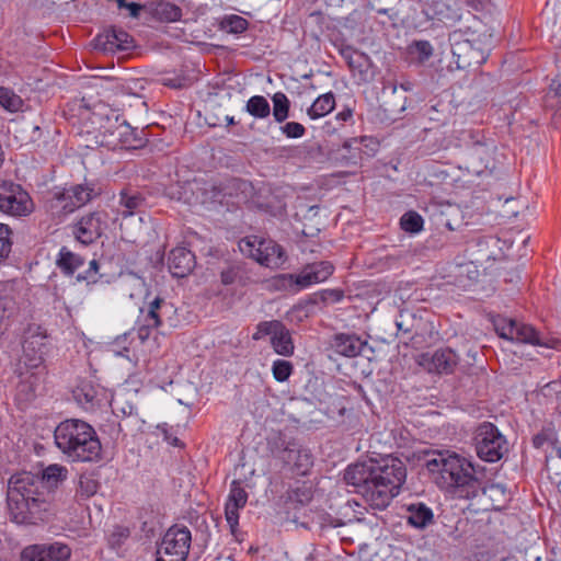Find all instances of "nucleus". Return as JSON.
Segmentation results:
<instances>
[{
  "mask_svg": "<svg viewBox=\"0 0 561 561\" xmlns=\"http://www.w3.org/2000/svg\"><path fill=\"white\" fill-rule=\"evenodd\" d=\"M405 480V463L392 455L355 462L344 472V481L355 488L367 505L379 511L400 494Z\"/></svg>",
  "mask_w": 561,
  "mask_h": 561,
  "instance_id": "f257e3e1",
  "label": "nucleus"
},
{
  "mask_svg": "<svg viewBox=\"0 0 561 561\" xmlns=\"http://www.w3.org/2000/svg\"><path fill=\"white\" fill-rule=\"evenodd\" d=\"M7 504L14 523L37 525L54 515V492L44 485L38 474L19 472L9 479Z\"/></svg>",
  "mask_w": 561,
  "mask_h": 561,
  "instance_id": "f03ea898",
  "label": "nucleus"
},
{
  "mask_svg": "<svg viewBox=\"0 0 561 561\" xmlns=\"http://www.w3.org/2000/svg\"><path fill=\"white\" fill-rule=\"evenodd\" d=\"M54 440L60 453L72 462H98L102 445L95 430L79 419L60 422L54 431Z\"/></svg>",
  "mask_w": 561,
  "mask_h": 561,
  "instance_id": "7ed1b4c3",
  "label": "nucleus"
},
{
  "mask_svg": "<svg viewBox=\"0 0 561 561\" xmlns=\"http://www.w3.org/2000/svg\"><path fill=\"white\" fill-rule=\"evenodd\" d=\"M431 473H436L437 484L443 489H458L466 491V496H476L479 480L474 476L472 463L449 451L434 453L425 463Z\"/></svg>",
  "mask_w": 561,
  "mask_h": 561,
  "instance_id": "20e7f679",
  "label": "nucleus"
},
{
  "mask_svg": "<svg viewBox=\"0 0 561 561\" xmlns=\"http://www.w3.org/2000/svg\"><path fill=\"white\" fill-rule=\"evenodd\" d=\"M96 125V142L110 150L138 149L145 145V139L115 113L94 112L91 117Z\"/></svg>",
  "mask_w": 561,
  "mask_h": 561,
  "instance_id": "39448f33",
  "label": "nucleus"
},
{
  "mask_svg": "<svg viewBox=\"0 0 561 561\" xmlns=\"http://www.w3.org/2000/svg\"><path fill=\"white\" fill-rule=\"evenodd\" d=\"M449 43L453 54V61L449 65L451 69L463 70L472 66H480L485 61L479 35L470 28L451 32Z\"/></svg>",
  "mask_w": 561,
  "mask_h": 561,
  "instance_id": "423d86ee",
  "label": "nucleus"
},
{
  "mask_svg": "<svg viewBox=\"0 0 561 561\" xmlns=\"http://www.w3.org/2000/svg\"><path fill=\"white\" fill-rule=\"evenodd\" d=\"M467 146L469 171L477 175L493 172L496 168L495 142L479 131H469Z\"/></svg>",
  "mask_w": 561,
  "mask_h": 561,
  "instance_id": "0eeeda50",
  "label": "nucleus"
},
{
  "mask_svg": "<svg viewBox=\"0 0 561 561\" xmlns=\"http://www.w3.org/2000/svg\"><path fill=\"white\" fill-rule=\"evenodd\" d=\"M240 252L266 267H278L284 263V251L280 245L270 239L248 236L238 243Z\"/></svg>",
  "mask_w": 561,
  "mask_h": 561,
  "instance_id": "6e6552de",
  "label": "nucleus"
},
{
  "mask_svg": "<svg viewBox=\"0 0 561 561\" xmlns=\"http://www.w3.org/2000/svg\"><path fill=\"white\" fill-rule=\"evenodd\" d=\"M47 339V332L42 325L28 324L22 336V353L19 365L31 369L42 366L48 350Z\"/></svg>",
  "mask_w": 561,
  "mask_h": 561,
  "instance_id": "1a4fd4ad",
  "label": "nucleus"
},
{
  "mask_svg": "<svg viewBox=\"0 0 561 561\" xmlns=\"http://www.w3.org/2000/svg\"><path fill=\"white\" fill-rule=\"evenodd\" d=\"M476 451L488 462L499 461L508 450L507 442L495 425L484 422L477 428Z\"/></svg>",
  "mask_w": 561,
  "mask_h": 561,
  "instance_id": "9d476101",
  "label": "nucleus"
},
{
  "mask_svg": "<svg viewBox=\"0 0 561 561\" xmlns=\"http://www.w3.org/2000/svg\"><path fill=\"white\" fill-rule=\"evenodd\" d=\"M192 541L191 531L185 526L170 527L157 550L156 561H185Z\"/></svg>",
  "mask_w": 561,
  "mask_h": 561,
  "instance_id": "9b49d317",
  "label": "nucleus"
},
{
  "mask_svg": "<svg viewBox=\"0 0 561 561\" xmlns=\"http://www.w3.org/2000/svg\"><path fill=\"white\" fill-rule=\"evenodd\" d=\"M492 322L496 333L502 339L511 342L553 347L552 344L540 341L538 332L531 325L503 316L493 317Z\"/></svg>",
  "mask_w": 561,
  "mask_h": 561,
  "instance_id": "f8f14e48",
  "label": "nucleus"
},
{
  "mask_svg": "<svg viewBox=\"0 0 561 561\" xmlns=\"http://www.w3.org/2000/svg\"><path fill=\"white\" fill-rule=\"evenodd\" d=\"M33 210V202L20 184L0 180V211L12 216H27Z\"/></svg>",
  "mask_w": 561,
  "mask_h": 561,
  "instance_id": "ddd939ff",
  "label": "nucleus"
},
{
  "mask_svg": "<svg viewBox=\"0 0 561 561\" xmlns=\"http://www.w3.org/2000/svg\"><path fill=\"white\" fill-rule=\"evenodd\" d=\"M172 309L171 304L159 297L150 301L146 308L140 309L136 322V333L141 343H145L151 336L153 330L163 324L164 318Z\"/></svg>",
  "mask_w": 561,
  "mask_h": 561,
  "instance_id": "4468645a",
  "label": "nucleus"
},
{
  "mask_svg": "<svg viewBox=\"0 0 561 561\" xmlns=\"http://www.w3.org/2000/svg\"><path fill=\"white\" fill-rule=\"evenodd\" d=\"M106 228L107 215L104 211H93L81 217L73 234L80 243L89 245L101 238Z\"/></svg>",
  "mask_w": 561,
  "mask_h": 561,
  "instance_id": "2eb2a0df",
  "label": "nucleus"
},
{
  "mask_svg": "<svg viewBox=\"0 0 561 561\" xmlns=\"http://www.w3.org/2000/svg\"><path fill=\"white\" fill-rule=\"evenodd\" d=\"M334 272V266L329 261H320L306 265L299 274H289L287 278L294 284L296 290L327 280Z\"/></svg>",
  "mask_w": 561,
  "mask_h": 561,
  "instance_id": "dca6fc26",
  "label": "nucleus"
},
{
  "mask_svg": "<svg viewBox=\"0 0 561 561\" xmlns=\"http://www.w3.org/2000/svg\"><path fill=\"white\" fill-rule=\"evenodd\" d=\"M71 550L67 545L54 542L50 545H35L22 551V561H68Z\"/></svg>",
  "mask_w": 561,
  "mask_h": 561,
  "instance_id": "f3484780",
  "label": "nucleus"
},
{
  "mask_svg": "<svg viewBox=\"0 0 561 561\" xmlns=\"http://www.w3.org/2000/svg\"><path fill=\"white\" fill-rule=\"evenodd\" d=\"M431 220L437 229L456 231L463 226V216L460 208L453 204L434 205L431 208Z\"/></svg>",
  "mask_w": 561,
  "mask_h": 561,
  "instance_id": "a211bd4d",
  "label": "nucleus"
},
{
  "mask_svg": "<svg viewBox=\"0 0 561 561\" xmlns=\"http://www.w3.org/2000/svg\"><path fill=\"white\" fill-rule=\"evenodd\" d=\"M282 450L278 457L287 465H293L299 473L305 474L312 466L313 459L309 449L296 442H282Z\"/></svg>",
  "mask_w": 561,
  "mask_h": 561,
  "instance_id": "6ab92c4d",
  "label": "nucleus"
},
{
  "mask_svg": "<svg viewBox=\"0 0 561 561\" xmlns=\"http://www.w3.org/2000/svg\"><path fill=\"white\" fill-rule=\"evenodd\" d=\"M458 364L457 354L450 348H439L422 356V365L436 374H451Z\"/></svg>",
  "mask_w": 561,
  "mask_h": 561,
  "instance_id": "aec40b11",
  "label": "nucleus"
},
{
  "mask_svg": "<svg viewBox=\"0 0 561 561\" xmlns=\"http://www.w3.org/2000/svg\"><path fill=\"white\" fill-rule=\"evenodd\" d=\"M94 42L95 48L103 51L128 50L134 47L133 37L126 31L114 27L99 34Z\"/></svg>",
  "mask_w": 561,
  "mask_h": 561,
  "instance_id": "412c9836",
  "label": "nucleus"
},
{
  "mask_svg": "<svg viewBox=\"0 0 561 561\" xmlns=\"http://www.w3.org/2000/svg\"><path fill=\"white\" fill-rule=\"evenodd\" d=\"M367 346V341H363L354 333H337L334 334L330 341V347L336 354L345 357H356L360 355Z\"/></svg>",
  "mask_w": 561,
  "mask_h": 561,
  "instance_id": "4be33fe9",
  "label": "nucleus"
},
{
  "mask_svg": "<svg viewBox=\"0 0 561 561\" xmlns=\"http://www.w3.org/2000/svg\"><path fill=\"white\" fill-rule=\"evenodd\" d=\"M248 501V493L242 488L241 482L233 480L230 486L228 501L225 507L226 520L232 533L239 523V510L244 507Z\"/></svg>",
  "mask_w": 561,
  "mask_h": 561,
  "instance_id": "5701e85b",
  "label": "nucleus"
},
{
  "mask_svg": "<svg viewBox=\"0 0 561 561\" xmlns=\"http://www.w3.org/2000/svg\"><path fill=\"white\" fill-rule=\"evenodd\" d=\"M195 255L184 247H178L169 253L168 266L174 277L187 276L195 267Z\"/></svg>",
  "mask_w": 561,
  "mask_h": 561,
  "instance_id": "b1692460",
  "label": "nucleus"
},
{
  "mask_svg": "<svg viewBox=\"0 0 561 561\" xmlns=\"http://www.w3.org/2000/svg\"><path fill=\"white\" fill-rule=\"evenodd\" d=\"M427 20L445 24L455 23L460 19L458 10L450 4V0H431L422 9Z\"/></svg>",
  "mask_w": 561,
  "mask_h": 561,
  "instance_id": "393cba45",
  "label": "nucleus"
},
{
  "mask_svg": "<svg viewBox=\"0 0 561 561\" xmlns=\"http://www.w3.org/2000/svg\"><path fill=\"white\" fill-rule=\"evenodd\" d=\"M252 280L251 271L243 261L227 263L220 270V283L225 286L243 287Z\"/></svg>",
  "mask_w": 561,
  "mask_h": 561,
  "instance_id": "a878e982",
  "label": "nucleus"
},
{
  "mask_svg": "<svg viewBox=\"0 0 561 561\" xmlns=\"http://www.w3.org/2000/svg\"><path fill=\"white\" fill-rule=\"evenodd\" d=\"M342 57L354 76H358L360 80L367 81L371 76L373 62L368 55L353 47H345L341 50Z\"/></svg>",
  "mask_w": 561,
  "mask_h": 561,
  "instance_id": "bb28decb",
  "label": "nucleus"
},
{
  "mask_svg": "<svg viewBox=\"0 0 561 561\" xmlns=\"http://www.w3.org/2000/svg\"><path fill=\"white\" fill-rule=\"evenodd\" d=\"M265 331L271 333V344L273 350L282 356L294 354V342L289 330L278 320L275 324L264 325Z\"/></svg>",
  "mask_w": 561,
  "mask_h": 561,
  "instance_id": "cd10ccee",
  "label": "nucleus"
},
{
  "mask_svg": "<svg viewBox=\"0 0 561 561\" xmlns=\"http://www.w3.org/2000/svg\"><path fill=\"white\" fill-rule=\"evenodd\" d=\"M94 195L95 192L92 187L78 184L71 186L68 190H65L60 196V199L66 202L62 206L64 209H66L68 213H71L75 209L80 208L81 206L89 203Z\"/></svg>",
  "mask_w": 561,
  "mask_h": 561,
  "instance_id": "c85d7f7f",
  "label": "nucleus"
},
{
  "mask_svg": "<svg viewBox=\"0 0 561 561\" xmlns=\"http://www.w3.org/2000/svg\"><path fill=\"white\" fill-rule=\"evenodd\" d=\"M407 523L416 528L425 529L434 524V513L431 507L422 502L411 503L405 507Z\"/></svg>",
  "mask_w": 561,
  "mask_h": 561,
  "instance_id": "c756f323",
  "label": "nucleus"
},
{
  "mask_svg": "<svg viewBox=\"0 0 561 561\" xmlns=\"http://www.w3.org/2000/svg\"><path fill=\"white\" fill-rule=\"evenodd\" d=\"M72 394L77 403L84 410H93L100 404L99 387L91 380H80L72 390Z\"/></svg>",
  "mask_w": 561,
  "mask_h": 561,
  "instance_id": "7c9ffc66",
  "label": "nucleus"
},
{
  "mask_svg": "<svg viewBox=\"0 0 561 561\" xmlns=\"http://www.w3.org/2000/svg\"><path fill=\"white\" fill-rule=\"evenodd\" d=\"M335 106V98L332 92L318 96L311 106L307 110V115L311 119H318L331 113Z\"/></svg>",
  "mask_w": 561,
  "mask_h": 561,
  "instance_id": "2f4dec72",
  "label": "nucleus"
},
{
  "mask_svg": "<svg viewBox=\"0 0 561 561\" xmlns=\"http://www.w3.org/2000/svg\"><path fill=\"white\" fill-rule=\"evenodd\" d=\"M83 264L84 259L81 255L71 252L66 247L60 249L57 265L65 275H73Z\"/></svg>",
  "mask_w": 561,
  "mask_h": 561,
  "instance_id": "473e14b6",
  "label": "nucleus"
},
{
  "mask_svg": "<svg viewBox=\"0 0 561 561\" xmlns=\"http://www.w3.org/2000/svg\"><path fill=\"white\" fill-rule=\"evenodd\" d=\"M152 15L161 22H175L182 16V10L167 1H159L152 9Z\"/></svg>",
  "mask_w": 561,
  "mask_h": 561,
  "instance_id": "72a5a7b5",
  "label": "nucleus"
},
{
  "mask_svg": "<svg viewBox=\"0 0 561 561\" xmlns=\"http://www.w3.org/2000/svg\"><path fill=\"white\" fill-rule=\"evenodd\" d=\"M402 0H375L368 4V9L377 14L387 15L390 21H397L400 15L399 5Z\"/></svg>",
  "mask_w": 561,
  "mask_h": 561,
  "instance_id": "f704fd0d",
  "label": "nucleus"
},
{
  "mask_svg": "<svg viewBox=\"0 0 561 561\" xmlns=\"http://www.w3.org/2000/svg\"><path fill=\"white\" fill-rule=\"evenodd\" d=\"M312 497V486L306 482L297 483L287 492V501L295 505H307Z\"/></svg>",
  "mask_w": 561,
  "mask_h": 561,
  "instance_id": "c9c22d12",
  "label": "nucleus"
},
{
  "mask_svg": "<svg viewBox=\"0 0 561 561\" xmlns=\"http://www.w3.org/2000/svg\"><path fill=\"white\" fill-rule=\"evenodd\" d=\"M67 472L68 470L64 466L57 463L49 465L43 470L42 476H38V479H42L44 485H47L53 492V488H56L59 482L66 479Z\"/></svg>",
  "mask_w": 561,
  "mask_h": 561,
  "instance_id": "e433bc0d",
  "label": "nucleus"
},
{
  "mask_svg": "<svg viewBox=\"0 0 561 561\" xmlns=\"http://www.w3.org/2000/svg\"><path fill=\"white\" fill-rule=\"evenodd\" d=\"M245 111L255 118H266L271 114L268 101L262 95L250 98L245 104Z\"/></svg>",
  "mask_w": 561,
  "mask_h": 561,
  "instance_id": "4c0bfd02",
  "label": "nucleus"
},
{
  "mask_svg": "<svg viewBox=\"0 0 561 561\" xmlns=\"http://www.w3.org/2000/svg\"><path fill=\"white\" fill-rule=\"evenodd\" d=\"M483 494L491 500L494 510L504 507L510 499L506 488L501 483L489 484L483 489Z\"/></svg>",
  "mask_w": 561,
  "mask_h": 561,
  "instance_id": "58836bf2",
  "label": "nucleus"
},
{
  "mask_svg": "<svg viewBox=\"0 0 561 561\" xmlns=\"http://www.w3.org/2000/svg\"><path fill=\"white\" fill-rule=\"evenodd\" d=\"M142 203L144 197L137 191L123 190L119 193V204L126 209L124 213L125 216L133 215L134 210L139 208Z\"/></svg>",
  "mask_w": 561,
  "mask_h": 561,
  "instance_id": "ea45409f",
  "label": "nucleus"
},
{
  "mask_svg": "<svg viewBox=\"0 0 561 561\" xmlns=\"http://www.w3.org/2000/svg\"><path fill=\"white\" fill-rule=\"evenodd\" d=\"M273 101V116L277 123H283L289 116L290 103L287 95L283 92H277L272 98Z\"/></svg>",
  "mask_w": 561,
  "mask_h": 561,
  "instance_id": "a19ab883",
  "label": "nucleus"
},
{
  "mask_svg": "<svg viewBox=\"0 0 561 561\" xmlns=\"http://www.w3.org/2000/svg\"><path fill=\"white\" fill-rule=\"evenodd\" d=\"M99 490V482L91 474H81L78 482L76 496L80 500H88Z\"/></svg>",
  "mask_w": 561,
  "mask_h": 561,
  "instance_id": "79ce46f5",
  "label": "nucleus"
},
{
  "mask_svg": "<svg viewBox=\"0 0 561 561\" xmlns=\"http://www.w3.org/2000/svg\"><path fill=\"white\" fill-rule=\"evenodd\" d=\"M400 226L404 231L416 233L423 228V218L415 211H408L401 217Z\"/></svg>",
  "mask_w": 561,
  "mask_h": 561,
  "instance_id": "37998d69",
  "label": "nucleus"
},
{
  "mask_svg": "<svg viewBox=\"0 0 561 561\" xmlns=\"http://www.w3.org/2000/svg\"><path fill=\"white\" fill-rule=\"evenodd\" d=\"M22 99L9 90H0V105L10 112H16L22 106Z\"/></svg>",
  "mask_w": 561,
  "mask_h": 561,
  "instance_id": "c03bdc74",
  "label": "nucleus"
},
{
  "mask_svg": "<svg viewBox=\"0 0 561 561\" xmlns=\"http://www.w3.org/2000/svg\"><path fill=\"white\" fill-rule=\"evenodd\" d=\"M272 373L277 381H286L293 373V364L285 359H277L273 363Z\"/></svg>",
  "mask_w": 561,
  "mask_h": 561,
  "instance_id": "a18cd8bd",
  "label": "nucleus"
},
{
  "mask_svg": "<svg viewBox=\"0 0 561 561\" xmlns=\"http://www.w3.org/2000/svg\"><path fill=\"white\" fill-rule=\"evenodd\" d=\"M100 264L96 260L89 262V268L84 273L77 275L78 282H87V284H95L102 277L100 274Z\"/></svg>",
  "mask_w": 561,
  "mask_h": 561,
  "instance_id": "49530a36",
  "label": "nucleus"
},
{
  "mask_svg": "<svg viewBox=\"0 0 561 561\" xmlns=\"http://www.w3.org/2000/svg\"><path fill=\"white\" fill-rule=\"evenodd\" d=\"M557 433L552 426H547L540 433L534 436L533 444L536 448H541L546 443L552 444Z\"/></svg>",
  "mask_w": 561,
  "mask_h": 561,
  "instance_id": "de8ad7c7",
  "label": "nucleus"
},
{
  "mask_svg": "<svg viewBox=\"0 0 561 561\" xmlns=\"http://www.w3.org/2000/svg\"><path fill=\"white\" fill-rule=\"evenodd\" d=\"M11 230L4 224H0V260L8 256L11 251Z\"/></svg>",
  "mask_w": 561,
  "mask_h": 561,
  "instance_id": "09e8293b",
  "label": "nucleus"
},
{
  "mask_svg": "<svg viewBox=\"0 0 561 561\" xmlns=\"http://www.w3.org/2000/svg\"><path fill=\"white\" fill-rule=\"evenodd\" d=\"M225 25L230 33H242L248 27V21L239 15H231L226 19Z\"/></svg>",
  "mask_w": 561,
  "mask_h": 561,
  "instance_id": "8fccbe9b",
  "label": "nucleus"
},
{
  "mask_svg": "<svg viewBox=\"0 0 561 561\" xmlns=\"http://www.w3.org/2000/svg\"><path fill=\"white\" fill-rule=\"evenodd\" d=\"M280 130L288 138H300L305 135V127L297 122H288L280 127Z\"/></svg>",
  "mask_w": 561,
  "mask_h": 561,
  "instance_id": "3c124183",
  "label": "nucleus"
},
{
  "mask_svg": "<svg viewBox=\"0 0 561 561\" xmlns=\"http://www.w3.org/2000/svg\"><path fill=\"white\" fill-rule=\"evenodd\" d=\"M413 47L421 61L427 60L433 55V46L427 41H416Z\"/></svg>",
  "mask_w": 561,
  "mask_h": 561,
  "instance_id": "603ef678",
  "label": "nucleus"
},
{
  "mask_svg": "<svg viewBox=\"0 0 561 561\" xmlns=\"http://www.w3.org/2000/svg\"><path fill=\"white\" fill-rule=\"evenodd\" d=\"M129 536V530L128 528H125V527H116L114 529V531L112 533L111 537H110V542L113 545V546H119L123 540H125L126 538H128Z\"/></svg>",
  "mask_w": 561,
  "mask_h": 561,
  "instance_id": "864d4df0",
  "label": "nucleus"
},
{
  "mask_svg": "<svg viewBox=\"0 0 561 561\" xmlns=\"http://www.w3.org/2000/svg\"><path fill=\"white\" fill-rule=\"evenodd\" d=\"M163 84L172 89H182L186 85V80L181 77L164 78Z\"/></svg>",
  "mask_w": 561,
  "mask_h": 561,
  "instance_id": "5fc2aeb1",
  "label": "nucleus"
},
{
  "mask_svg": "<svg viewBox=\"0 0 561 561\" xmlns=\"http://www.w3.org/2000/svg\"><path fill=\"white\" fill-rule=\"evenodd\" d=\"M275 322H276V320L260 322L256 327V331L253 333V336H252L253 340H255V341L261 340L265 335L271 336V333L265 331L264 325L275 324Z\"/></svg>",
  "mask_w": 561,
  "mask_h": 561,
  "instance_id": "6e6d98bb",
  "label": "nucleus"
},
{
  "mask_svg": "<svg viewBox=\"0 0 561 561\" xmlns=\"http://www.w3.org/2000/svg\"><path fill=\"white\" fill-rule=\"evenodd\" d=\"M178 187L181 188V190H184L183 193H181L180 191L178 192V199L179 201H183L186 204H191L192 203V197L187 195V192L190 191L191 193H193V184L192 183H186L185 185L178 186Z\"/></svg>",
  "mask_w": 561,
  "mask_h": 561,
  "instance_id": "4d7b16f0",
  "label": "nucleus"
},
{
  "mask_svg": "<svg viewBox=\"0 0 561 561\" xmlns=\"http://www.w3.org/2000/svg\"><path fill=\"white\" fill-rule=\"evenodd\" d=\"M549 91L552 92L556 96L561 95V79H553L549 85Z\"/></svg>",
  "mask_w": 561,
  "mask_h": 561,
  "instance_id": "13d9d810",
  "label": "nucleus"
},
{
  "mask_svg": "<svg viewBox=\"0 0 561 561\" xmlns=\"http://www.w3.org/2000/svg\"><path fill=\"white\" fill-rule=\"evenodd\" d=\"M124 8L128 9L130 11V15L134 18H137L141 10V5L135 2H129Z\"/></svg>",
  "mask_w": 561,
  "mask_h": 561,
  "instance_id": "bf43d9fd",
  "label": "nucleus"
},
{
  "mask_svg": "<svg viewBox=\"0 0 561 561\" xmlns=\"http://www.w3.org/2000/svg\"><path fill=\"white\" fill-rule=\"evenodd\" d=\"M400 101H401V104L398 107L392 105L391 108H389V111L392 113H398V114L403 113L407 108V96L400 98Z\"/></svg>",
  "mask_w": 561,
  "mask_h": 561,
  "instance_id": "052dcab7",
  "label": "nucleus"
},
{
  "mask_svg": "<svg viewBox=\"0 0 561 561\" xmlns=\"http://www.w3.org/2000/svg\"><path fill=\"white\" fill-rule=\"evenodd\" d=\"M353 115V111L351 108H345L336 114V119L346 122L348 121Z\"/></svg>",
  "mask_w": 561,
  "mask_h": 561,
  "instance_id": "680f3d73",
  "label": "nucleus"
},
{
  "mask_svg": "<svg viewBox=\"0 0 561 561\" xmlns=\"http://www.w3.org/2000/svg\"><path fill=\"white\" fill-rule=\"evenodd\" d=\"M551 446H552V449L556 453V457L561 459V437L559 438L558 436H556V438L553 439Z\"/></svg>",
  "mask_w": 561,
  "mask_h": 561,
  "instance_id": "e2e57ef3",
  "label": "nucleus"
},
{
  "mask_svg": "<svg viewBox=\"0 0 561 561\" xmlns=\"http://www.w3.org/2000/svg\"><path fill=\"white\" fill-rule=\"evenodd\" d=\"M401 320H396V327L399 331H402L403 333H410L411 328L405 324V322L402 320L403 314H400Z\"/></svg>",
  "mask_w": 561,
  "mask_h": 561,
  "instance_id": "0e129e2a",
  "label": "nucleus"
},
{
  "mask_svg": "<svg viewBox=\"0 0 561 561\" xmlns=\"http://www.w3.org/2000/svg\"><path fill=\"white\" fill-rule=\"evenodd\" d=\"M354 144H357V139L356 138L350 139V140H345L343 147L345 149H351Z\"/></svg>",
  "mask_w": 561,
  "mask_h": 561,
  "instance_id": "69168bd1",
  "label": "nucleus"
},
{
  "mask_svg": "<svg viewBox=\"0 0 561 561\" xmlns=\"http://www.w3.org/2000/svg\"><path fill=\"white\" fill-rule=\"evenodd\" d=\"M401 89H403L404 91H410L412 90V84L410 82H407V83H401L400 84Z\"/></svg>",
  "mask_w": 561,
  "mask_h": 561,
  "instance_id": "338daca9",
  "label": "nucleus"
},
{
  "mask_svg": "<svg viewBox=\"0 0 561 561\" xmlns=\"http://www.w3.org/2000/svg\"><path fill=\"white\" fill-rule=\"evenodd\" d=\"M225 121L227 122V125H233L234 124V119H233L232 116L227 115L225 117Z\"/></svg>",
  "mask_w": 561,
  "mask_h": 561,
  "instance_id": "774afa93",
  "label": "nucleus"
}]
</instances>
